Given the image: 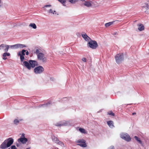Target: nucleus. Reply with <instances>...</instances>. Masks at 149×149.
I'll return each mask as SVG.
<instances>
[{
  "mask_svg": "<svg viewBox=\"0 0 149 149\" xmlns=\"http://www.w3.org/2000/svg\"><path fill=\"white\" fill-rule=\"evenodd\" d=\"M116 62L118 64L120 63L124 60V56L123 53H119L115 56Z\"/></svg>",
  "mask_w": 149,
  "mask_h": 149,
  "instance_id": "nucleus-1",
  "label": "nucleus"
},
{
  "mask_svg": "<svg viewBox=\"0 0 149 149\" xmlns=\"http://www.w3.org/2000/svg\"><path fill=\"white\" fill-rule=\"evenodd\" d=\"M120 137L123 139L127 142L131 141V138L129 135L127 133L122 132L120 134Z\"/></svg>",
  "mask_w": 149,
  "mask_h": 149,
  "instance_id": "nucleus-2",
  "label": "nucleus"
},
{
  "mask_svg": "<svg viewBox=\"0 0 149 149\" xmlns=\"http://www.w3.org/2000/svg\"><path fill=\"white\" fill-rule=\"evenodd\" d=\"M88 46L93 49H96L98 47L97 42L94 40H90L88 42L87 44Z\"/></svg>",
  "mask_w": 149,
  "mask_h": 149,
  "instance_id": "nucleus-3",
  "label": "nucleus"
},
{
  "mask_svg": "<svg viewBox=\"0 0 149 149\" xmlns=\"http://www.w3.org/2000/svg\"><path fill=\"white\" fill-rule=\"evenodd\" d=\"M34 72L36 74L42 73L44 71V68L41 65H39L35 67L34 69Z\"/></svg>",
  "mask_w": 149,
  "mask_h": 149,
  "instance_id": "nucleus-4",
  "label": "nucleus"
},
{
  "mask_svg": "<svg viewBox=\"0 0 149 149\" xmlns=\"http://www.w3.org/2000/svg\"><path fill=\"white\" fill-rule=\"evenodd\" d=\"M37 58L38 61L42 62H46L47 61V58L43 53L39 54L37 56Z\"/></svg>",
  "mask_w": 149,
  "mask_h": 149,
  "instance_id": "nucleus-5",
  "label": "nucleus"
},
{
  "mask_svg": "<svg viewBox=\"0 0 149 149\" xmlns=\"http://www.w3.org/2000/svg\"><path fill=\"white\" fill-rule=\"evenodd\" d=\"M26 45L21 44H17L13 45L10 46V47L12 49H17L18 48H22L24 47H26Z\"/></svg>",
  "mask_w": 149,
  "mask_h": 149,
  "instance_id": "nucleus-6",
  "label": "nucleus"
},
{
  "mask_svg": "<svg viewBox=\"0 0 149 149\" xmlns=\"http://www.w3.org/2000/svg\"><path fill=\"white\" fill-rule=\"evenodd\" d=\"M76 142L78 143V145L83 147H86L87 146L86 141L83 139H79L76 141Z\"/></svg>",
  "mask_w": 149,
  "mask_h": 149,
  "instance_id": "nucleus-7",
  "label": "nucleus"
},
{
  "mask_svg": "<svg viewBox=\"0 0 149 149\" xmlns=\"http://www.w3.org/2000/svg\"><path fill=\"white\" fill-rule=\"evenodd\" d=\"M27 139L25 138L24 134H22L20 138L18 140V142H21L22 143L25 144L27 141Z\"/></svg>",
  "mask_w": 149,
  "mask_h": 149,
  "instance_id": "nucleus-8",
  "label": "nucleus"
},
{
  "mask_svg": "<svg viewBox=\"0 0 149 149\" xmlns=\"http://www.w3.org/2000/svg\"><path fill=\"white\" fill-rule=\"evenodd\" d=\"M21 64L24 67L26 68L29 70H31V65H30V63L29 62V61H25L24 62H22Z\"/></svg>",
  "mask_w": 149,
  "mask_h": 149,
  "instance_id": "nucleus-9",
  "label": "nucleus"
},
{
  "mask_svg": "<svg viewBox=\"0 0 149 149\" xmlns=\"http://www.w3.org/2000/svg\"><path fill=\"white\" fill-rule=\"evenodd\" d=\"M29 62L30 63V65H31V69L32 68H34L38 65V62L36 61L30 60L29 61Z\"/></svg>",
  "mask_w": 149,
  "mask_h": 149,
  "instance_id": "nucleus-10",
  "label": "nucleus"
},
{
  "mask_svg": "<svg viewBox=\"0 0 149 149\" xmlns=\"http://www.w3.org/2000/svg\"><path fill=\"white\" fill-rule=\"evenodd\" d=\"M52 139L53 141L55 143L62 146L63 145V144L62 142L60 141L56 137L54 136Z\"/></svg>",
  "mask_w": 149,
  "mask_h": 149,
  "instance_id": "nucleus-11",
  "label": "nucleus"
},
{
  "mask_svg": "<svg viewBox=\"0 0 149 149\" xmlns=\"http://www.w3.org/2000/svg\"><path fill=\"white\" fill-rule=\"evenodd\" d=\"M81 36L86 41L88 42L91 40L90 38L85 33H81Z\"/></svg>",
  "mask_w": 149,
  "mask_h": 149,
  "instance_id": "nucleus-12",
  "label": "nucleus"
},
{
  "mask_svg": "<svg viewBox=\"0 0 149 149\" xmlns=\"http://www.w3.org/2000/svg\"><path fill=\"white\" fill-rule=\"evenodd\" d=\"M85 2L84 5L88 7H89L91 6V4L90 1H85L84 0L82 1Z\"/></svg>",
  "mask_w": 149,
  "mask_h": 149,
  "instance_id": "nucleus-13",
  "label": "nucleus"
},
{
  "mask_svg": "<svg viewBox=\"0 0 149 149\" xmlns=\"http://www.w3.org/2000/svg\"><path fill=\"white\" fill-rule=\"evenodd\" d=\"M51 6V5H47L44 6L43 8H44V10L45 11H47L49 13H54L53 12L51 9H49L48 10H47L46 8H47L48 7H50Z\"/></svg>",
  "mask_w": 149,
  "mask_h": 149,
  "instance_id": "nucleus-14",
  "label": "nucleus"
},
{
  "mask_svg": "<svg viewBox=\"0 0 149 149\" xmlns=\"http://www.w3.org/2000/svg\"><path fill=\"white\" fill-rule=\"evenodd\" d=\"M107 124L109 127L111 128H113L114 127L113 122L111 120L108 121L107 122Z\"/></svg>",
  "mask_w": 149,
  "mask_h": 149,
  "instance_id": "nucleus-15",
  "label": "nucleus"
},
{
  "mask_svg": "<svg viewBox=\"0 0 149 149\" xmlns=\"http://www.w3.org/2000/svg\"><path fill=\"white\" fill-rule=\"evenodd\" d=\"M116 21H113L110 22L105 24V26L106 27H109L115 24Z\"/></svg>",
  "mask_w": 149,
  "mask_h": 149,
  "instance_id": "nucleus-16",
  "label": "nucleus"
},
{
  "mask_svg": "<svg viewBox=\"0 0 149 149\" xmlns=\"http://www.w3.org/2000/svg\"><path fill=\"white\" fill-rule=\"evenodd\" d=\"M10 53H9L7 52L4 53L3 54V59L4 60H6L7 58H6L5 57L6 56H10Z\"/></svg>",
  "mask_w": 149,
  "mask_h": 149,
  "instance_id": "nucleus-17",
  "label": "nucleus"
},
{
  "mask_svg": "<svg viewBox=\"0 0 149 149\" xmlns=\"http://www.w3.org/2000/svg\"><path fill=\"white\" fill-rule=\"evenodd\" d=\"M79 131L81 133L84 134H87V131L84 128H79Z\"/></svg>",
  "mask_w": 149,
  "mask_h": 149,
  "instance_id": "nucleus-18",
  "label": "nucleus"
},
{
  "mask_svg": "<svg viewBox=\"0 0 149 149\" xmlns=\"http://www.w3.org/2000/svg\"><path fill=\"white\" fill-rule=\"evenodd\" d=\"M61 123L62 126H67L69 124L68 122L65 120L61 121Z\"/></svg>",
  "mask_w": 149,
  "mask_h": 149,
  "instance_id": "nucleus-19",
  "label": "nucleus"
},
{
  "mask_svg": "<svg viewBox=\"0 0 149 149\" xmlns=\"http://www.w3.org/2000/svg\"><path fill=\"white\" fill-rule=\"evenodd\" d=\"M10 45H5L4 46V51L5 52H7L8 51L9 47H10Z\"/></svg>",
  "mask_w": 149,
  "mask_h": 149,
  "instance_id": "nucleus-20",
  "label": "nucleus"
},
{
  "mask_svg": "<svg viewBox=\"0 0 149 149\" xmlns=\"http://www.w3.org/2000/svg\"><path fill=\"white\" fill-rule=\"evenodd\" d=\"M59 2L61 3L63 6H65V5L66 1L65 0H58Z\"/></svg>",
  "mask_w": 149,
  "mask_h": 149,
  "instance_id": "nucleus-21",
  "label": "nucleus"
},
{
  "mask_svg": "<svg viewBox=\"0 0 149 149\" xmlns=\"http://www.w3.org/2000/svg\"><path fill=\"white\" fill-rule=\"evenodd\" d=\"M41 52V49H37L36 50V52H35V53L36 54L37 56L40 53H42L40 52Z\"/></svg>",
  "mask_w": 149,
  "mask_h": 149,
  "instance_id": "nucleus-22",
  "label": "nucleus"
},
{
  "mask_svg": "<svg viewBox=\"0 0 149 149\" xmlns=\"http://www.w3.org/2000/svg\"><path fill=\"white\" fill-rule=\"evenodd\" d=\"M135 139L139 142L140 144H141L142 143L141 141L140 140V138H138L137 136H134Z\"/></svg>",
  "mask_w": 149,
  "mask_h": 149,
  "instance_id": "nucleus-23",
  "label": "nucleus"
},
{
  "mask_svg": "<svg viewBox=\"0 0 149 149\" xmlns=\"http://www.w3.org/2000/svg\"><path fill=\"white\" fill-rule=\"evenodd\" d=\"M29 27H32V28H36V26L35 23H31L29 25Z\"/></svg>",
  "mask_w": 149,
  "mask_h": 149,
  "instance_id": "nucleus-24",
  "label": "nucleus"
},
{
  "mask_svg": "<svg viewBox=\"0 0 149 149\" xmlns=\"http://www.w3.org/2000/svg\"><path fill=\"white\" fill-rule=\"evenodd\" d=\"M24 56H23V55L20 56V60H21V63L22 62H23L25 61L24 60Z\"/></svg>",
  "mask_w": 149,
  "mask_h": 149,
  "instance_id": "nucleus-25",
  "label": "nucleus"
},
{
  "mask_svg": "<svg viewBox=\"0 0 149 149\" xmlns=\"http://www.w3.org/2000/svg\"><path fill=\"white\" fill-rule=\"evenodd\" d=\"M19 122V120L17 119H15L14 121V124L15 125L18 124Z\"/></svg>",
  "mask_w": 149,
  "mask_h": 149,
  "instance_id": "nucleus-26",
  "label": "nucleus"
},
{
  "mask_svg": "<svg viewBox=\"0 0 149 149\" xmlns=\"http://www.w3.org/2000/svg\"><path fill=\"white\" fill-rule=\"evenodd\" d=\"M78 0H69V1L71 3H74L77 2Z\"/></svg>",
  "mask_w": 149,
  "mask_h": 149,
  "instance_id": "nucleus-27",
  "label": "nucleus"
},
{
  "mask_svg": "<svg viewBox=\"0 0 149 149\" xmlns=\"http://www.w3.org/2000/svg\"><path fill=\"white\" fill-rule=\"evenodd\" d=\"M5 44H2L0 45V50L4 49Z\"/></svg>",
  "mask_w": 149,
  "mask_h": 149,
  "instance_id": "nucleus-28",
  "label": "nucleus"
},
{
  "mask_svg": "<svg viewBox=\"0 0 149 149\" xmlns=\"http://www.w3.org/2000/svg\"><path fill=\"white\" fill-rule=\"evenodd\" d=\"M55 125L56 126H62L61 122L56 123Z\"/></svg>",
  "mask_w": 149,
  "mask_h": 149,
  "instance_id": "nucleus-29",
  "label": "nucleus"
},
{
  "mask_svg": "<svg viewBox=\"0 0 149 149\" xmlns=\"http://www.w3.org/2000/svg\"><path fill=\"white\" fill-rule=\"evenodd\" d=\"M138 28H144V26L143 24H138Z\"/></svg>",
  "mask_w": 149,
  "mask_h": 149,
  "instance_id": "nucleus-30",
  "label": "nucleus"
},
{
  "mask_svg": "<svg viewBox=\"0 0 149 149\" xmlns=\"http://www.w3.org/2000/svg\"><path fill=\"white\" fill-rule=\"evenodd\" d=\"M26 52V50H25L24 49H23L21 52V54L22 55H23V56H24L25 55V52Z\"/></svg>",
  "mask_w": 149,
  "mask_h": 149,
  "instance_id": "nucleus-31",
  "label": "nucleus"
},
{
  "mask_svg": "<svg viewBox=\"0 0 149 149\" xmlns=\"http://www.w3.org/2000/svg\"><path fill=\"white\" fill-rule=\"evenodd\" d=\"M108 113L109 115H112L113 116H114V114L112 111H110Z\"/></svg>",
  "mask_w": 149,
  "mask_h": 149,
  "instance_id": "nucleus-32",
  "label": "nucleus"
},
{
  "mask_svg": "<svg viewBox=\"0 0 149 149\" xmlns=\"http://www.w3.org/2000/svg\"><path fill=\"white\" fill-rule=\"evenodd\" d=\"M82 60L84 62H86L87 61V59L85 57L83 58L82 59Z\"/></svg>",
  "mask_w": 149,
  "mask_h": 149,
  "instance_id": "nucleus-33",
  "label": "nucleus"
},
{
  "mask_svg": "<svg viewBox=\"0 0 149 149\" xmlns=\"http://www.w3.org/2000/svg\"><path fill=\"white\" fill-rule=\"evenodd\" d=\"M11 149H17L15 146H12L10 147Z\"/></svg>",
  "mask_w": 149,
  "mask_h": 149,
  "instance_id": "nucleus-34",
  "label": "nucleus"
},
{
  "mask_svg": "<svg viewBox=\"0 0 149 149\" xmlns=\"http://www.w3.org/2000/svg\"><path fill=\"white\" fill-rule=\"evenodd\" d=\"M50 79L51 81H55V79L53 77H51L50 78Z\"/></svg>",
  "mask_w": 149,
  "mask_h": 149,
  "instance_id": "nucleus-35",
  "label": "nucleus"
},
{
  "mask_svg": "<svg viewBox=\"0 0 149 149\" xmlns=\"http://www.w3.org/2000/svg\"><path fill=\"white\" fill-rule=\"evenodd\" d=\"M144 29H138L136 30L137 31H141L144 30Z\"/></svg>",
  "mask_w": 149,
  "mask_h": 149,
  "instance_id": "nucleus-36",
  "label": "nucleus"
},
{
  "mask_svg": "<svg viewBox=\"0 0 149 149\" xmlns=\"http://www.w3.org/2000/svg\"><path fill=\"white\" fill-rule=\"evenodd\" d=\"M109 149H114L113 146H111L109 148Z\"/></svg>",
  "mask_w": 149,
  "mask_h": 149,
  "instance_id": "nucleus-37",
  "label": "nucleus"
},
{
  "mask_svg": "<svg viewBox=\"0 0 149 149\" xmlns=\"http://www.w3.org/2000/svg\"><path fill=\"white\" fill-rule=\"evenodd\" d=\"M18 56H20L22 55L21 54V52H19L18 53Z\"/></svg>",
  "mask_w": 149,
  "mask_h": 149,
  "instance_id": "nucleus-38",
  "label": "nucleus"
},
{
  "mask_svg": "<svg viewBox=\"0 0 149 149\" xmlns=\"http://www.w3.org/2000/svg\"><path fill=\"white\" fill-rule=\"evenodd\" d=\"M26 55H28L29 54V52L28 51L26 52Z\"/></svg>",
  "mask_w": 149,
  "mask_h": 149,
  "instance_id": "nucleus-39",
  "label": "nucleus"
},
{
  "mask_svg": "<svg viewBox=\"0 0 149 149\" xmlns=\"http://www.w3.org/2000/svg\"><path fill=\"white\" fill-rule=\"evenodd\" d=\"M117 33V32H114L113 33V34L114 35H116Z\"/></svg>",
  "mask_w": 149,
  "mask_h": 149,
  "instance_id": "nucleus-40",
  "label": "nucleus"
},
{
  "mask_svg": "<svg viewBox=\"0 0 149 149\" xmlns=\"http://www.w3.org/2000/svg\"><path fill=\"white\" fill-rule=\"evenodd\" d=\"M136 114V113H135V112H134V113H132V115H135Z\"/></svg>",
  "mask_w": 149,
  "mask_h": 149,
  "instance_id": "nucleus-41",
  "label": "nucleus"
},
{
  "mask_svg": "<svg viewBox=\"0 0 149 149\" xmlns=\"http://www.w3.org/2000/svg\"><path fill=\"white\" fill-rule=\"evenodd\" d=\"M26 149H30V148H26Z\"/></svg>",
  "mask_w": 149,
  "mask_h": 149,
  "instance_id": "nucleus-42",
  "label": "nucleus"
},
{
  "mask_svg": "<svg viewBox=\"0 0 149 149\" xmlns=\"http://www.w3.org/2000/svg\"><path fill=\"white\" fill-rule=\"evenodd\" d=\"M1 0H0V4L1 3Z\"/></svg>",
  "mask_w": 149,
  "mask_h": 149,
  "instance_id": "nucleus-43",
  "label": "nucleus"
},
{
  "mask_svg": "<svg viewBox=\"0 0 149 149\" xmlns=\"http://www.w3.org/2000/svg\"><path fill=\"white\" fill-rule=\"evenodd\" d=\"M42 105L43 106H45V105Z\"/></svg>",
  "mask_w": 149,
  "mask_h": 149,
  "instance_id": "nucleus-44",
  "label": "nucleus"
}]
</instances>
